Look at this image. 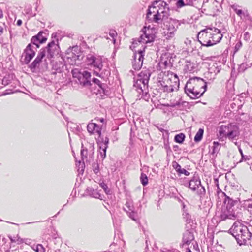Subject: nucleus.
I'll return each instance as SVG.
<instances>
[{"instance_id": "1", "label": "nucleus", "mask_w": 252, "mask_h": 252, "mask_svg": "<svg viewBox=\"0 0 252 252\" xmlns=\"http://www.w3.org/2000/svg\"><path fill=\"white\" fill-rule=\"evenodd\" d=\"M173 10L170 8L166 2L159 0L154 1L149 6L147 14V18L156 23H160L162 21L170 19L171 12Z\"/></svg>"}, {"instance_id": "2", "label": "nucleus", "mask_w": 252, "mask_h": 252, "mask_svg": "<svg viewBox=\"0 0 252 252\" xmlns=\"http://www.w3.org/2000/svg\"><path fill=\"white\" fill-rule=\"evenodd\" d=\"M217 197L219 200L218 202L221 203L223 201L224 204L220 215L221 220L238 219L239 217L238 213L233 209L234 206L238 203L237 200H234L227 196L219 188H218Z\"/></svg>"}, {"instance_id": "3", "label": "nucleus", "mask_w": 252, "mask_h": 252, "mask_svg": "<svg viewBox=\"0 0 252 252\" xmlns=\"http://www.w3.org/2000/svg\"><path fill=\"white\" fill-rule=\"evenodd\" d=\"M206 88V82L203 79L194 77L187 81L185 87V92L191 99H196L203 95Z\"/></svg>"}, {"instance_id": "4", "label": "nucleus", "mask_w": 252, "mask_h": 252, "mask_svg": "<svg viewBox=\"0 0 252 252\" xmlns=\"http://www.w3.org/2000/svg\"><path fill=\"white\" fill-rule=\"evenodd\" d=\"M222 37L220 30L215 27H208L198 34L199 42L204 46H211L219 42Z\"/></svg>"}, {"instance_id": "5", "label": "nucleus", "mask_w": 252, "mask_h": 252, "mask_svg": "<svg viewBox=\"0 0 252 252\" xmlns=\"http://www.w3.org/2000/svg\"><path fill=\"white\" fill-rule=\"evenodd\" d=\"M229 231L240 246L246 245L252 236V226L248 227L240 221L235 222Z\"/></svg>"}, {"instance_id": "6", "label": "nucleus", "mask_w": 252, "mask_h": 252, "mask_svg": "<svg viewBox=\"0 0 252 252\" xmlns=\"http://www.w3.org/2000/svg\"><path fill=\"white\" fill-rule=\"evenodd\" d=\"M158 79V86L163 92H171L179 87L178 77L172 72H162L159 74Z\"/></svg>"}, {"instance_id": "7", "label": "nucleus", "mask_w": 252, "mask_h": 252, "mask_svg": "<svg viewBox=\"0 0 252 252\" xmlns=\"http://www.w3.org/2000/svg\"><path fill=\"white\" fill-rule=\"evenodd\" d=\"M87 62L90 65L98 69L99 72L96 71L94 73L102 79L105 80L110 75V69L107 64L105 65V59L100 56H95L93 54H88L86 58Z\"/></svg>"}, {"instance_id": "8", "label": "nucleus", "mask_w": 252, "mask_h": 252, "mask_svg": "<svg viewBox=\"0 0 252 252\" xmlns=\"http://www.w3.org/2000/svg\"><path fill=\"white\" fill-rule=\"evenodd\" d=\"M142 34H141L138 40H134L132 45L130 46V49L134 51L138 44H148L154 42L156 37V29L154 27H144L142 30Z\"/></svg>"}, {"instance_id": "9", "label": "nucleus", "mask_w": 252, "mask_h": 252, "mask_svg": "<svg viewBox=\"0 0 252 252\" xmlns=\"http://www.w3.org/2000/svg\"><path fill=\"white\" fill-rule=\"evenodd\" d=\"M163 22L162 35L167 40L172 39L175 35L180 23L178 20L172 18L167 19Z\"/></svg>"}, {"instance_id": "10", "label": "nucleus", "mask_w": 252, "mask_h": 252, "mask_svg": "<svg viewBox=\"0 0 252 252\" xmlns=\"http://www.w3.org/2000/svg\"><path fill=\"white\" fill-rule=\"evenodd\" d=\"M220 136L227 138L229 139H234L239 134V128L235 125L231 124L228 125L221 126L219 130Z\"/></svg>"}, {"instance_id": "11", "label": "nucleus", "mask_w": 252, "mask_h": 252, "mask_svg": "<svg viewBox=\"0 0 252 252\" xmlns=\"http://www.w3.org/2000/svg\"><path fill=\"white\" fill-rule=\"evenodd\" d=\"M72 76L77 78V82L85 87L90 86L91 84V74L87 71H80L78 69H75L72 71Z\"/></svg>"}, {"instance_id": "12", "label": "nucleus", "mask_w": 252, "mask_h": 252, "mask_svg": "<svg viewBox=\"0 0 252 252\" xmlns=\"http://www.w3.org/2000/svg\"><path fill=\"white\" fill-rule=\"evenodd\" d=\"M189 187L191 190L196 191L197 194L200 196V199L205 194V188L201 185L200 179L198 176H194L189 181Z\"/></svg>"}, {"instance_id": "13", "label": "nucleus", "mask_w": 252, "mask_h": 252, "mask_svg": "<svg viewBox=\"0 0 252 252\" xmlns=\"http://www.w3.org/2000/svg\"><path fill=\"white\" fill-rule=\"evenodd\" d=\"M123 210L131 220L135 221L136 223L139 222L138 213L135 211V208L132 201L127 200L125 204V206L123 207Z\"/></svg>"}, {"instance_id": "14", "label": "nucleus", "mask_w": 252, "mask_h": 252, "mask_svg": "<svg viewBox=\"0 0 252 252\" xmlns=\"http://www.w3.org/2000/svg\"><path fill=\"white\" fill-rule=\"evenodd\" d=\"M145 46L143 50H138L137 52H135L133 56L132 65L135 70H139L141 68L143 64L144 52Z\"/></svg>"}, {"instance_id": "15", "label": "nucleus", "mask_w": 252, "mask_h": 252, "mask_svg": "<svg viewBox=\"0 0 252 252\" xmlns=\"http://www.w3.org/2000/svg\"><path fill=\"white\" fill-rule=\"evenodd\" d=\"M150 75L151 74L148 70L142 71L139 74V78L134 86L138 87L141 91H143V88H145L148 85Z\"/></svg>"}, {"instance_id": "16", "label": "nucleus", "mask_w": 252, "mask_h": 252, "mask_svg": "<svg viewBox=\"0 0 252 252\" xmlns=\"http://www.w3.org/2000/svg\"><path fill=\"white\" fill-rule=\"evenodd\" d=\"M42 49H45L47 52V57L50 59L55 55L58 54L59 52V46L58 45V40H52L49 43L47 46Z\"/></svg>"}, {"instance_id": "17", "label": "nucleus", "mask_w": 252, "mask_h": 252, "mask_svg": "<svg viewBox=\"0 0 252 252\" xmlns=\"http://www.w3.org/2000/svg\"><path fill=\"white\" fill-rule=\"evenodd\" d=\"M231 8L236 13L240 19L243 21L250 20L251 16L248 11L246 9H241V6L237 4H233L231 6Z\"/></svg>"}, {"instance_id": "18", "label": "nucleus", "mask_w": 252, "mask_h": 252, "mask_svg": "<svg viewBox=\"0 0 252 252\" xmlns=\"http://www.w3.org/2000/svg\"><path fill=\"white\" fill-rule=\"evenodd\" d=\"M35 48L32 44H29L24 50V54H25L24 62L28 64L33 59L35 55Z\"/></svg>"}, {"instance_id": "19", "label": "nucleus", "mask_w": 252, "mask_h": 252, "mask_svg": "<svg viewBox=\"0 0 252 252\" xmlns=\"http://www.w3.org/2000/svg\"><path fill=\"white\" fill-rule=\"evenodd\" d=\"M46 56V50L41 49L39 52L36 58L31 63L30 68L31 70H34L38 67L42 59Z\"/></svg>"}, {"instance_id": "20", "label": "nucleus", "mask_w": 252, "mask_h": 252, "mask_svg": "<svg viewBox=\"0 0 252 252\" xmlns=\"http://www.w3.org/2000/svg\"><path fill=\"white\" fill-rule=\"evenodd\" d=\"M88 131L91 134H96L98 137H100L101 134V128L96 124L90 123L87 125Z\"/></svg>"}, {"instance_id": "21", "label": "nucleus", "mask_w": 252, "mask_h": 252, "mask_svg": "<svg viewBox=\"0 0 252 252\" xmlns=\"http://www.w3.org/2000/svg\"><path fill=\"white\" fill-rule=\"evenodd\" d=\"M86 193L91 197L103 199V195H101L97 189H94L92 187H88L86 190Z\"/></svg>"}, {"instance_id": "22", "label": "nucleus", "mask_w": 252, "mask_h": 252, "mask_svg": "<svg viewBox=\"0 0 252 252\" xmlns=\"http://www.w3.org/2000/svg\"><path fill=\"white\" fill-rule=\"evenodd\" d=\"M109 143V139L107 137L105 138L104 142L100 143V156L102 159H104L106 157V149L108 147V144Z\"/></svg>"}, {"instance_id": "23", "label": "nucleus", "mask_w": 252, "mask_h": 252, "mask_svg": "<svg viewBox=\"0 0 252 252\" xmlns=\"http://www.w3.org/2000/svg\"><path fill=\"white\" fill-rule=\"evenodd\" d=\"M194 239L193 233L190 231H186L183 234V245H189Z\"/></svg>"}, {"instance_id": "24", "label": "nucleus", "mask_w": 252, "mask_h": 252, "mask_svg": "<svg viewBox=\"0 0 252 252\" xmlns=\"http://www.w3.org/2000/svg\"><path fill=\"white\" fill-rule=\"evenodd\" d=\"M39 37V34H37L35 36H33L31 40V43L32 45H34L36 46V48H35V49H36V48L39 47L40 44L43 43L45 42V41L47 40V38H42L41 41H40L39 39H38V37Z\"/></svg>"}, {"instance_id": "25", "label": "nucleus", "mask_w": 252, "mask_h": 252, "mask_svg": "<svg viewBox=\"0 0 252 252\" xmlns=\"http://www.w3.org/2000/svg\"><path fill=\"white\" fill-rule=\"evenodd\" d=\"M250 199L241 201L242 206L246 209L250 214H252V203Z\"/></svg>"}, {"instance_id": "26", "label": "nucleus", "mask_w": 252, "mask_h": 252, "mask_svg": "<svg viewBox=\"0 0 252 252\" xmlns=\"http://www.w3.org/2000/svg\"><path fill=\"white\" fill-rule=\"evenodd\" d=\"M185 139V135L181 133L176 135L174 137V141L178 143H183Z\"/></svg>"}, {"instance_id": "27", "label": "nucleus", "mask_w": 252, "mask_h": 252, "mask_svg": "<svg viewBox=\"0 0 252 252\" xmlns=\"http://www.w3.org/2000/svg\"><path fill=\"white\" fill-rule=\"evenodd\" d=\"M204 133V130L202 128L199 129L198 131L196 133L195 137H194V141L196 142H198L200 141L203 137Z\"/></svg>"}, {"instance_id": "28", "label": "nucleus", "mask_w": 252, "mask_h": 252, "mask_svg": "<svg viewBox=\"0 0 252 252\" xmlns=\"http://www.w3.org/2000/svg\"><path fill=\"white\" fill-rule=\"evenodd\" d=\"M140 181H141L142 184L143 186H146V185H147L148 180V177L145 174H144L143 173H141V176H140Z\"/></svg>"}, {"instance_id": "29", "label": "nucleus", "mask_w": 252, "mask_h": 252, "mask_svg": "<svg viewBox=\"0 0 252 252\" xmlns=\"http://www.w3.org/2000/svg\"><path fill=\"white\" fill-rule=\"evenodd\" d=\"M33 249L36 252H45V248L41 244H37L35 246V248H33Z\"/></svg>"}, {"instance_id": "30", "label": "nucleus", "mask_w": 252, "mask_h": 252, "mask_svg": "<svg viewBox=\"0 0 252 252\" xmlns=\"http://www.w3.org/2000/svg\"><path fill=\"white\" fill-rule=\"evenodd\" d=\"M92 81L97 84L100 88L104 91L105 85L100 83V81L96 78H93Z\"/></svg>"}, {"instance_id": "31", "label": "nucleus", "mask_w": 252, "mask_h": 252, "mask_svg": "<svg viewBox=\"0 0 252 252\" xmlns=\"http://www.w3.org/2000/svg\"><path fill=\"white\" fill-rule=\"evenodd\" d=\"M88 155V150L87 149H83L81 151V155L82 157V160L84 161L85 159L87 160Z\"/></svg>"}, {"instance_id": "32", "label": "nucleus", "mask_w": 252, "mask_h": 252, "mask_svg": "<svg viewBox=\"0 0 252 252\" xmlns=\"http://www.w3.org/2000/svg\"><path fill=\"white\" fill-rule=\"evenodd\" d=\"M172 166L175 169V170L178 173L182 168L181 166L177 162L175 161L173 162Z\"/></svg>"}, {"instance_id": "33", "label": "nucleus", "mask_w": 252, "mask_h": 252, "mask_svg": "<svg viewBox=\"0 0 252 252\" xmlns=\"http://www.w3.org/2000/svg\"><path fill=\"white\" fill-rule=\"evenodd\" d=\"M213 152L214 153H215V152L218 151L219 150V149H220V144H219V143L218 142L214 141L213 142Z\"/></svg>"}, {"instance_id": "34", "label": "nucleus", "mask_w": 252, "mask_h": 252, "mask_svg": "<svg viewBox=\"0 0 252 252\" xmlns=\"http://www.w3.org/2000/svg\"><path fill=\"white\" fill-rule=\"evenodd\" d=\"M101 188L104 189L105 192L106 194H109L110 189L108 188V187L106 184L104 183H102L100 184Z\"/></svg>"}, {"instance_id": "35", "label": "nucleus", "mask_w": 252, "mask_h": 252, "mask_svg": "<svg viewBox=\"0 0 252 252\" xmlns=\"http://www.w3.org/2000/svg\"><path fill=\"white\" fill-rule=\"evenodd\" d=\"M176 4L177 7H181L184 5H187L185 3V1L184 0H179L176 2Z\"/></svg>"}, {"instance_id": "36", "label": "nucleus", "mask_w": 252, "mask_h": 252, "mask_svg": "<svg viewBox=\"0 0 252 252\" xmlns=\"http://www.w3.org/2000/svg\"><path fill=\"white\" fill-rule=\"evenodd\" d=\"M184 174L186 176H189L190 174V173L187 171L186 169L184 168H181V170L178 172V174Z\"/></svg>"}, {"instance_id": "37", "label": "nucleus", "mask_w": 252, "mask_h": 252, "mask_svg": "<svg viewBox=\"0 0 252 252\" xmlns=\"http://www.w3.org/2000/svg\"><path fill=\"white\" fill-rule=\"evenodd\" d=\"M178 201L181 203V205L182 206V211L187 210L186 206L185 203L183 201V200L180 198H178Z\"/></svg>"}, {"instance_id": "38", "label": "nucleus", "mask_w": 252, "mask_h": 252, "mask_svg": "<svg viewBox=\"0 0 252 252\" xmlns=\"http://www.w3.org/2000/svg\"><path fill=\"white\" fill-rule=\"evenodd\" d=\"M185 1V4L187 5H191L193 4V1L194 0H184ZM196 0H194L195 1Z\"/></svg>"}, {"instance_id": "39", "label": "nucleus", "mask_w": 252, "mask_h": 252, "mask_svg": "<svg viewBox=\"0 0 252 252\" xmlns=\"http://www.w3.org/2000/svg\"><path fill=\"white\" fill-rule=\"evenodd\" d=\"M94 171L95 173L97 174L99 172V166L97 164H95L93 166Z\"/></svg>"}, {"instance_id": "40", "label": "nucleus", "mask_w": 252, "mask_h": 252, "mask_svg": "<svg viewBox=\"0 0 252 252\" xmlns=\"http://www.w3.org/2000/svg\"><path fill=\"white\" fill-rule=\"evenodd\" d=\"M183 216H184V218H186L187 219H188L190 217V215L188 213V210L183 211Z\"/></svg>"}, {"instance_id": "41", "label": "nucleus", "mask_w": 252, "mask_h": 252, "mask_svg": "<svg viewBox=\"0 0 252 252\" xmlns=\"http://www.w3.org/2000/svg\"><path fill=\"white\" fill-rule=\"evenodd\" d=\"M44 32L42 31H40L39 32V33L37 34H39V37H38V39H39V41H41L42 38H47L45 36L43 35V34Z\"/></svg>"}, {"instance_id": "42", "label": "nucleus", "mask_w": 252, "mask_h": 252, "mask_svg": "<svg viewBox=\"0 0 252 252\" xmlns=\"http://www.w3.org/2000/svg\"><path fill=\"white\" fill-rule=\"evenodd\" d=\"M109 34L112 38H114L116 35L117 33L115 31L111 30L109 32Z\"/></svg>"}, {"instance_id": "43", "label": "nucleus", "mask_w": 252, "mask_h": 252, "mask_svg": "<svg viewBox=\"0 0 252 252\" xmlns=\"http://www.w3.org/2000/svg\"><path fill=\"white\" fill-rule=\"evenodd\" d=\"M213 235L212 234H208V240L210 241V242L211 243L213 242Z\"/></svg>"}, {"instance_id": "44", "label": "nucleus", "mask_w": 252, "mask_h": 252, "mask_svg": "<svg viewBox=\"0 0 252 252\" xmlns=\"http://www.w3.org/2000/svg\"><path fill=\"white\" fill-rule=\"evenodd\" d=\"M162 252H175L174 251L172 250L165 249L164 250H162Z\"/></svg>"}, {"instance_id": "45", "label": "nucleus", "mask_w": 252, "mask_h": 252, "mask_svg": "<svg viewBox=\"0 0 252 252\" xmlns=\"http://www.w3.org/2000/svg\"><path fill=\"white\" fill-rule=\"evenodd\" d=\"M3 33V28L2 27L0 26V35H1Z\"/></svg>"}, {"instance_id": "46", "label": "nucleus", "mask_w": 252, "mask_h": 252, "mask_svg": "<svg viewBox=\"0 0 252 252\" xmlns=\"http://www.w3.org/2000/svg\"><path fill=\"white\" fill-rule=\"evenodd\" d=\"M3 17V11L0 9V19H2Z\"/></svg>"}, {"instance_id": "47", "label": "nucleus", "mask_w": 252, "mask_h": 252, "mask_svg": "<svg viewBox=\"0 0 252 252\" xmlns=\"http://www.w3.org/2000/svg\"><path fill=\"white\" fill-rule=\"evenodd\" d=\"M22 20H20V19H19V20H18L17 21V25L18 26H21V24H22Z\"/></svg>"}, {"instance_id": "48", "label": "nucleus", "mask_w": 252, "mask_h": 252, "mask_svg": "<svg viewBox=\"0 0 252 252\" xmlns=\"http://www.w3.org/2000/svg\"><path fill=\"white\" fill-rule=\"evenodd\" d=\"M249 35V33L248 32H246L245 33H244V38H246L247 37V36Z\"/></svg>"}, {"instance_id": "49", "label": "nucleus", "mask_w": 252, "mask_h": 252, "mask_svg": "<svg viewBox=\"0 0 252 252\" xmlns=\"http://www.w3.org/2000/svg\"><path fill=\"white\" fill-rule=\"evenodd\" d=\"M239 152H240L242 157H243V154L242 150L240 148H239Z\"/></svg>"}, {"instance_id": "50", "label": "nucleus", "mask_w": 252, "mask_h": 252, "mask_svg": "<svg viewBox=\"0 0 252 252\" xmlns=\"http://www.w3.org/2000/svg\"><path fill=\"white\" fill-rule=\"evenodd\" d=\"M99 121H100V122H101V123H103V122H104V119H103V118H100V119H99Z\"/></svg>"}, {"instance_id": "51", "label": "nucleus", "mask_w": 252, "mask_h": 252, "mask_svg": "<svg viewBox=\"0 0 252 252\" xmlns=\"http://www.w3.org/2000/svg\"><path fill=\"white\" fill-rule=\"evenodd\" d=\"M29 241H30V240H26L25 243H26V244H28V242H29Z\"/></svg>"}, {"instance_id": "52", "label": "nucleus", "mask_w": 252, "mask_h": 252, "mask_svg": "<svg viewBox=\"0 0 252 252\" xmlns=\"http://www.w3.org/2000/svg\"><path fill=\"white\" fill-rule=\"evenodd\" d=\"M29 241H30V240H26L25 243H26V244H28V242H29Z\"/></svg>"}, {"instance_id": "53", "label": "nucleus", "mask_w": 252, "mask_h": 252, "mask_svg": "<svg viewBox=\"0 0 252 252\" xmlns=\"http://www.w3.org/2000/svg\"><path fill=\"white\" fill-rule=\"evenodd\" d=\"M29 241H30V240H26L25 243H26V244H28V242H29Z\"/></svg>"}, {"instance_id": "54", "label": "nucleus", "mask_w": 252, "mask_h": 252, "mask_svg": "<svg viewBox=\"0 0 252 252\" xmlns=\"http://www.w3.org/2000/svg\"><path fill=\"white\" fill-rule=\"evenodd\" d=\"M29 241H30V240H26L25 243H26V244H28V242H29Z\"/></svg>"}, {"instance_id": "55", "label": "nucleus", "mask_w": 252, "mask_h": 252, "mask_svg": "<svg viewBox=\"0 0 252 252\" xmlns=\"http://www.w3.org/2000/svg\"><path fill=\"white\" fill-rule=\"evenodd\" d=\"M56 71H57L58 72H60L61 71L60 69H56Z\"/></svg>"}, {"instance_id": "56", "label": "nucleus", "mask_w": 252, "mask_h": 252, "mask_svg": "<svg viewBox=\"0 0 252 252\" xmlns=\"http://www.w3.org/2000/svg\"><path fill=\"white\" fill-rule=\"evenodd\" d=\"M90 148H91V151H94V148L93 147H91Z\"/></svg>"}, {"instance_id": "57", "label": "nucleus", "mask_w": 252, "mask_h": 252, "mask_svg": "<svg viewBox=\"0 0 252 252\" xmlns=\"http://www.w3.org/2000/svg\"><path fill=\"white\" fill-rule=\"evenodd\" d=\"M53 36H54V34H53L52 35V38H53Z\"/></svg>"}, {"instance_id": "58", "label": "nucleus", "mask_w": 252, "mask_h": 252, "mask_svg": "<svg viewBox=\"0 0 252 252\" xmlns=\"http://www.w3.org/2000/svg\"><path fill=\"white\" fill-rule=\"evenodd\" d=\"M236 46H238V47H240V45H238V44H236Z\"/></svg>"}, {"instance_id": "59", "label": "nucleus", "mask_w": 252, "mask_h": 252, "mask_svg": "<svg viewBox=\"0 0 252 252\" xmlns=\"http://www.w3.org/2000/svg\"><path fill=\"white\" fill-rule=\"evenodd\" d=\"M236 46H238V47H240V45H238V44H236Z\"/></svg>"}, {"instance_id": "60", "label": "nucleus", "mask_w": 252, "mask_h": 252, "mask_svg": "<svg viewBox=\"0 0 252 252\" xmlns=\"http://www.w3.org/2000/svg\"><path fill=\"white\" fill-rule=\"evenodd\" d=\"M251 196H252V195H251Z\"/></svg>"}]
</instances>
